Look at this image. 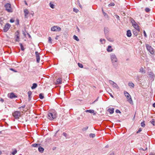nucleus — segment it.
<instances>
[{
	"instance_id": "f257e3e1",
	"label": "nucleus",
	"mask_w": 155,
	"mask_h": 155,
	"mask_svg": "<svg viewBox=\"0 0 155 155\" xmlns=\"http://www.w3.org/2000/svg\"><path fill=\"white\" fill-rule=\"evenodd\" d=\"M110 57L113 65L114 66H115L118 62V60L117 56L115 54L112 53L110 54Z\"/></svg>"
},
{
	"instance_id": "f03ea898",
	"label": "nucleus",
	"mask_w": 155,
	"mask_h": 155,
	"mask_svg": "<svg viewBox=\"0 0 155 155\" xmlns=\"http://www.w3.org/2000/svg\"><path fill=\"white\" fill-rule=\"evenodd\" d=\"M57 116V114L55 111H53L48 113V118L52 120L55 119Z\"/></svg>"
},
{
	"instance_id": "7ed1b4c3",
	"label": "nucleus",
	"mask_w": 155,
	"mask_h": 155,
	"mask_svg": "<svg viewBox=\"0 0 155 155\" xmlns=\"http://www.w3.org/2000/svg\"><path fill=\"white\" fill-rule=\"evenodd\" d=\"M124 94L127 99V101H128V102L130 103V104H133V101H132L131 96L129 94V93L127 91H124Z\"/></svg>"
},
{
	"instance_id": "20e7f679",
	"label": "nucleus",
	"mask_w": 155,
	"mask_h": 155,
	"mask_svg": "<svg viewBox=\"0 0 155 155\" xmlns=\"http://www.w3.org/2000/svg\"><path fill=\"white\" fill-rule=\"evenodd\" d=\"M12 115L16 119H19L20 117L21 116V112L18 111H15L12 113Z\"/></svg>"
},
{
	"instance_id": "39448f33",
	"label": "nucleus",
	"mask_w": 155,
	"mask_h": 155,
	"mask_svg": "<svg viewBox=\"0 0 155 155\" xmlns=\"http://www.w3.org/2000/svg\"><path fill=\"white\" fill-rule=\"evenodd\" d=\"M146 46L147 50L151 54H153L154 53V52L153 51V49L148 44H146Z\"/></svg>"
},
{
	"instance_id": "423d86ee",
	"label": "nucleus",
	"mask_w": 155,
	"mask_h": 155,
	"mask_svg": "<svg viewBox=\"0 0 155 155\" xmlns=\"http://www.w3.org/2000/svg\"><path fill=\"white\" fill-rule=\"evenodd\" d=\"M6 10L8 12H12L11 8V5L10 3H6L5 6Z\"/></svg>"
},
{
	"instance_id": "0eeeda50",
	"label": "nucleus",
	"mask_w": 155,
	"mask_h": 155,
	"mask_svg": "<svg viewBox=\"0 0 155 155\" xmlns=\"http://www.w3.org/2000/svg\"><path fill=\"white\" fill-rule=\"evenodd\" d=\"M8 96L9 98L11 99H13L17 97V96L13 92H12L9 94H8Z\"/></svg>"
},
{
	"instance_id": "6e6552de",
	"label": "nucleus",
	"mask_w": 155,
	"mask_h": 155,
	"mask_svg": "<svg viewBox=\"0 0 155 155\" xmlns=\"http://www.w3.org/2000/svg\"><path fill=\"white\" fill-rule=\"evenodd\" d=\"M35 54L36 56L37 62V63H38L40 60V57L39 55V53L38 51H36L35 52Z\"/></svg>"
},
{
	"instance_id": "1a4fd4ad",
	"label": "nucleus",
	"mask_w": 155,
	"mask_h": 155,
	"mask_svg": "<svg viewBox=\"0 0 155 155\" xmlns=\"http://www.w3.org/2000/svg\"><path fill=\"white\" fill-rule=\"evenodd\" d=\"M19 33L18 31H17L15 33V41H16L19 42Z\"/></svg>"
},
{
	"instance_id": "9d476101",
	"label": "nucleus",
	"mask_w": 155,
	"mask_h": 155,
	"mask_svg": "<svg viewBox=\"0 0 155 155\" xmlns=\"http://www.w3.org/2000/svg\"><path fill=\"white\" fill-rule=\"evenodd\" d=\"M85 112L86 113H93V115H96V113L94 112V111L93 110H86L85 111Z\"/></svg>"
},
{
	"instance_id": "9b49d317",
	"label": "nucleus",
	"mask_w": 155,
	"mask_h": 155,
	"mask_svg": "<svg viewBox=\"0 0 155 155\" xmlns=\"http://www.w3.org/2000/svg\"><path fill=\"white\" fill-rule=\"evenodd\" d=\"M25 13V18H27L28 17V15L29 13V12L28 10L25 9L24 10V11Z\"/></svg>"
},
{
	"instance_id": "f8f14e48",
	"label": "nucleus",
	"mask_w": 155,
	"mask_h": 155,
	"mask_svg": "<svg viewBox=\"0 0 155 155\" xmlns=\"http://www.w3.org/2000/svg\"><path fill=\"white\" fill-rule=\"evenodd\" d=\"M107 51L109 52H111L113 51V49L111 46L109 45L108 46Z\"/></svg>"
},
{
	"instance_id": "ddd939ff",
	"label": "nucleus",
	"mask_w": 155,
	"mask_h": 155,
	"mask_svg": "<svg viewBox=\"0 0 155 155\" xmlns=\"http://www.w3.org/2000/svg\"><path fill=\"white\" fill-rule=\"evenodd\" d=\"M62 78H59L57 80V84H60L62 83Z\"/></svg>"
},
{
	"instance_id": "4468645a",
	"label": "nucleus",
	"mask_w": 155,
	"mask_h": 155,
	"mask_svg": "<svg viewBox=\"0 0 155 155\" xmlns=\"http://www.w3.org/2000/svg\"><path fill=\"white\" fill-rule=\"evenodd\" d=\"M127 32V37H130L131 36V33L130 31V30H128Z\"/></svg>"
},
{
	"instance_id": "2eb2a0df",
	"label": "nucleus",
	"mask_w": 155,
	"mask_h": 155,
	"mask_svg": "<svg viewBox=\"0 0 155 155\" xmlns=\"http://www.w3.org/2000/svg\"><path fill=\"white\" fill-rule=\"evenodd\" d=\"M149 76L150 77L153 78H154L155 76L154 73L152 72H150L149 74Z\"/></svg>"
},
{
	"instance_id": "dca6fc26",
	"label": "nucleus",
	"mask_w": 155,
	"mask_h": 155,
	"mask_svg": "<svg viewBox=\"0 0 155 155\" xmlns=\"http://www.w3.org/2000/svg\"><path fill=\"white\" fill-rule=\"evenodd\" d=\"M38 150L39 152L42 153L44 151V149L42 147L39 146L38 148Z\"/></svg>"
},
{
	"instance_id": "f3484780",
	"label": "nucleus",
	"mask_w": 155,
	"mask_h": 155,
	"mask_svg": "<svg viewBox=\"0 0 155 155\" xmlns=\"http://www.w3.org/2000/svg\"><path fill=\"white\" fill-rule=\"evenodd\" d=\"M128 85L130 87L133 88L134 87V84L132 82H130L128 84Z\"/></svg>"
},
{
	"instance_id": "a211bd4d",
	"label": "nucleus",
	"mask_w": 155,
	"mask_h": 155,
	"mask_svg": "<svg viewBox=\"0 0 155 155\" xmlns=\"http://www.w3.org/2000/svg\"><path fill=\"white\" fill-rule=\"evenodd\" d=\"M132 25L135 29H139L138 28L139 26L137 23L136 22L134 24Z\"/></svg>"
},
{
	"instance_id": "6ab92c4d",
	"label": "nucleus",
	"mask_w": 155,
	"mask_h": 155,
	"mask_svg": "<svg viewBox=\"0 0 155 155\" xmlns=\"http://www.w3.org/2000/svg\"><path fill=\"white\" fill-rule=\"evenodd\" d=\"M28 96L29 97V100H30L31 98V95L32 94V92L31 91H29L28 92Z\"/></svg>"
},
{
	"instance_id": "aec40b11",
	"label": "nucleus",
	"mask_w": 155,
	"mask_h": 155,
	"mask_svg": "<svg viewBox=\"0 0 155 155\" xmlns=\"http://www.w3.org/2000/svg\"><path fill=\"white\" fill-rule=\"evenodd\" d=\"M37 87V84L36 83H33L32 84V86L31 87V88L32 89H33Z\"/></svg>"
},
{
	"instance_id": "412c9836",
	"label": "nucleus",
	"mask_w": 155,
	"mask_h": 155,
	"mask_svg": "<svg viewBox=\"0 0 155 155\" xmlns=\"http://www.w3.org/2000/svg\"><path fill=\"white\" fill-rule=\"evenodd\" d=\"M11 25L10 24L8 23L6 24L5 26V28H6L5 29H9Z\"/></svg>"
},
{
	"instance_id": "4be33fe9",
	"label": "nucleus",
	"mask_w": 155,
	"mask_h": 155,
	"mask_svg": "<svg viewBox=\"0 0 155 155\" xmlns=\"http://www.w3.org/2000/svg\"><path fill=\"white\" fill-rule=\"evenodd\" d=\"M49 6L51 8H54L55 7L54 5L52 3V2H50L49 3Z\"/></svg>"
},
{
	"instance_id": "5701e85b",
	"label": "nucleus",
	"mask_w": 155,
	"mask_h": 155,
	"mask_svg": "<svg viewBox=\"0 0 155 155\" xmlns=\"http://www.w3.org/2000/svg\"><path fill=\"white\" fill-rule=\"evenodd\" d=\"M55 28H56V29H61L60 27L56 26H54L52 27L51 29H55Z\"/></svg>"
},
{
	"instance_id": "b1692460",
	"label": "nucleus",
	"mask_w": 155,
	"mask_h": 155,
	"mask_svg": "<svg viewBox=\"0 0 155 155\" xmlns=\"http://www.w3.org/2000/svg\"><path fill=\"white\" fill-rule=\"evenodd\" d=\"M100 41L101 42L102 44H104L106 42V40L104 39H101L100 40Z\"/></svg>"
},
{
	"instance_id": "393cba45",
	"label": "nucleus",
	"mask_w": 155,
	"mask_h": 155,
	"mask_svg": "<svg viewBox=\"0 0 155 155\" xmlns=\"http://www.w3.org/2000/svg\"><path fill=\"white\" fill-rule=\"evenodd\" d=\"M109 111L111 114H113L114 112V109L113 108L109 109Z\"/></svg>"
},
{
	"instance_id": "a878e982",
	"label": "nucleus",
	"mask_w": 155,
	"mask_h": 155,
	"mask_svg": "<svg viewBox=\"0 0 155 155\" xmlns=\"http://www.w3.org/2000/svg\"><path fill=\"white\" fill-rule=\"evenodd\" d=\"M19 44L20 46L21 50L22 51H24V50L25 49L24 48L23 45H22V44L21 43H20Z\"/></svg>"
},
{
	"instance_id": "bb28decb",
	"label": "nucleus",
	"mask_w": 155,
	"mask_h": 155,
	"mask_svg": "<svg viewBox=\"0 0 155 155\" xmlns=\"http://www.w3.org/2000/svg\"><path fill=\"white\" fill-rule=\"evenodd\" d=\"M113 87L114 88H117V89H118L119 88V87L115 83L113 85Z\"/></svg>"
},
{
	"instance_id": "cd10ccee",
	"label": "nucleus",
	"mask_w": 155,
	"mask_h": 155,
	"mask_svg": "<svg viewBox=\"0 0 155 155\" xmlns=\"http://www.w3.org/2000/svg\"><path fill=\"white\" fill-rule=\"evenodd\" d=\"M39 146V144H38L34 143L31 145V146L33 147H37Z\"/></svg>"
},
{
	"instance_id": "c85d7f7f",
	"label": "nucleus",
	"mask_w": 155,
	"mask_h": 155,
	"mask_svg": "<svg viewBox=\"0 0 155 155\" xmlns=\"http://www.w3.org/2000/svg\"><path fill=\"white\" fill-rule=\"evenodd\" d=\"M139 71L142 73L144 72V73H145V70L143 69V67H141L140 68V69Z\"/></svg>"
},
{
	"instance_id": "c756f323",
	"label": "nucleus",
	"mask_w": 155,
	"mask_h": 155,
	"mask_svg": "<svg viewBox=\"0 0 155 155\" xmlns=\"http://www.w3.org/2000/svg\"><path fill=\"white\" fill-rule=\"evenodd\" d=\"M39 97L40 99H43L44 97L43 94L42 93L40 94L39 95Z\"/></svg>"
},
{
	"instance_id": "7c9ffc66",
	"label": "nucleus",
	"mask_w": 155,
	"mask_h": 155,
	"mask_svg": "<svg viewBox=\"0 0 155 155\" xmlns=\"http://www.w3.org/2000/svg\"><path fill=\"white\" fill-rule=\"evenodd\" d=\"M73 38L75 40L77 41H79V40L78 38V37L75 35H74Z\"/></svg>"
},
{
	"instance_id": "2f4dec72",
	"label": "nucleus",
	"mask_w": 155,
	"mask_h": 155,
	"mask_svg": "<svg viewBox=\"0 0 155 155\" xmlns=\"http://www.w3.org/2000/svg\"><path fill=\"white\" fill-rule=\"evenodd\" d=\"M89 136L91 137L94 138L95 136V135L94 134H89Z\"/></svg>"
},
{
	"instance_id": "473e14b6",
	"label": "nucleus",
	"mask_w": 155,
	"mask_h": 155,
	"mask_svg": "<svg viewBox=\"0 0 155 155\" xmlns=\"http://www.w3.org/2000/svg\"><path fill=\"white\" fill-rule=\"evenodd\" d=\"M109 83L112 85H113L115 83V82L111 80H109Z\"/></svg>"
},
{
	"instance_id": "72a5a7b5",
	"label": "nucleus",
	"mask_w": 155,
	"mask_h": 155,
	"mask_svg": "<svg viewBox=\"0 0 155 155\" xmlns=\"http://www.w3.org/2000/svg\"><path fill=\"white\" fill-rule=\"evenodd\" d=\"M145 10L146 12H148L150 11V9L148 8H146Z\"/></svg>"
},
{
	"instance_id": "f704fd0d",
	"label": "nucleus",
	"mask_w": 155,
	"mask_h": 155,
	"mask_svg": "<svg viewBox=\"0 0 155 155\" xmlns=\"http://www.w3.org/2000/svg\"><path fill=\"white\" fill-rule=\"evenodd\" d=\"M141 127H144L145 126V124L144 123V121H143V122H142L141 123Z\"/></svg>"
},
{
	"instance_id": "c9c22d12",
	"label": "nucleus",
	"mask_w": 155,
	"mask_h": 155,
	"mask_svg": "<svg viewBox=\"0 0 155 155\" xmlns=\"http://www.w3.org/2000/svg\"><path fill=\"white\" fill-rule=\"evenodd\" d=\"M17 153V151L15 149L12 153L13 155H15Z\"/></svg>"
},
{
	"instance_id": "e433bc0d",
	"label": "nucleus",
	"mask_w": 155,
	"mask_h": 155,
	"mask_svg": "<svg viewBox=\"0 0 155 155\" xmlns=\"http://www.w3.org/2000/svg\"><path fill=\"white\" fill-rule=\"evenodd\" d=\"M150 123L153 125H154L155 124V120L154 119H152L151 121H150Z\"/></svg>"
},
{
	"instance_id": "4c0bfd02",
	"label": "nucleus",
	"mask_w": 155,
	"mask_h": 155,
	"mask_svg": "<svg viewBox=\"0 0 155 155\" xmlns=\"http://www.w3.org/2000/svg\"><path fill=\"white\" fill-rule=\"evenodd\" d=\"M131 22L132 23V25H133L135 23H136V22L132 18L131 19Z\"/></svg>"
},
{
	"instance_id": "58836bf2",
	"label": "nucleus",
	"mask_w": 155,
	"mask_h": 155,
	"mask_svg": "<svg viewBox=\"0 0 155 155\" xmlns=\"http://www.w3.org/2000/svg\"><path fill=\"white\" fill-rule=\"evenodd\" d=\"M73 11L74 12H75L76 13H77L79 11V10L76 8H73Z\"/></svg>"
},
{
	"instance_id": "ea45409f",
	"label": "nucleus",
	"mask_w": 155,
	"mask_h": 155,
	"mask_svg": "<svg viewBox=\"0 0 155 155\" xmlns=\"http://www.w3.org/2000/svg\"><path fill=\"white\" fill-rule=\"evenodd\" d=\"M114 3H110V4H109L108 5V6L109 7L113 6H114Z\"/></svg>"
},
{
	"instance_id": "a19ab883",
	"label": "nucleus",
	"mask_w": 155,
	"mask_h": 155,
	"mask_svg": "<svg viewBox=\"0 0 155 155\" xmlns=\"http://www.w3.org/2000/svg\"><path fill=\"white\" fill-rule=\"evenodd\" d=\"M78 66L81 68H83V65L81 64L80 63H78Z\"/></svg>"
},
{
	"instance_id": "79ce46f5",
	"label": "nucleus",
	"mask_w": 155,
	"mask_h": 155,
	"mask_svg": "<svg viewBox=\"0 0 155 155\" xmlns=\"http://www.w3.org/2000/svg\"><path fill=\"white\" fill-rule=\"evenodd\" d=\"M48 42L50 44L52 43L51 42V38L50 37H49L48 38Z\"/></svg>"
},
{
	"instance_id": "37998d69",
	"label": "nucleus",
	"mask_w": 155,
	"mask_h": 155,
	"mask_svg": "<svg viewBox=\"0 0 155 155\" xmlns=\"http://www.w3.org/2000/svg\"><path fill=\"white\" fill-rule=\"evenodd\" d=\"M88 128V127H86L84 128H83V129H82V130L83 131H85L86 130H87Z\"/></svg>"
},
{
	"instance_id": "c03bdc74",
	"label": "nucleus",
	"mask_w": 155,
	"mask_h": 155,
	"mask_svg": "<svg viewBox=\"0 0 155 155\" xmlns=\"http://www.w3.org/2000/svg\"><path fill=\"white\" fill-rule=\"evenodd\" d=\"M103 15H104V16H105V17H106V16L107 17L108 15L105 12H103Z\"/></svg>"
},
{
	"instance_id": "a18cd8bd",
	"label": "nucleus",
	"mask_w": 155,
	"mask_h": 155,
	"mask_svg": "<svg viewBox=\"0 0 155 155\" xmlns=\"http://www.w3.org/2000/svg\"><path fill=\"white\" fill-rule=\"evenodd\" d=\"M63 135L65 137L67 138V134L66 133L64 132L63 134Z\"/></svg>"
},
{
	"instance_id": "49530a36",
	"label": "nucleus",
	"mask_w": 155,
	"mask_h": 155,
	"mask_svg": "<svg viewBox=\"0 0 155 155\" xmlns=\"http://www.w3.org/2000/svg\"><path fill=\"white\" fill-rule=\"evenodd\" d=\"M143 33L144 36L146 37H147V35L145 31H143Z\"/></svg>"
},
{
	"instance_id": "de8ad7c7",
	"label": "nucleus",
	"mask_w": 155,
	"mask_h": 155,
	"mask_svg": "<svg viewBox=\"0 0 155 155\" xmlns=\"http://www.w3.org/2000/svg\"><path fill=\"white\" fill-rule=\"evenodd\" d=\"M116 112L117 113H121L120 111L118 109H117L116 110Z\"/></svg>"
},
{
	"instance_id": "09e8293b",
	"label": "nucleus",
	"mask_w": 155,
	"mask_h": 155,
	"mask_svg": "<svg viewBox=\"0 0 155 155\" xmlns=\"http://www.w3.org/2000/svg\"><path fill=\"white\" fill-rule=\"evenodd\" d=\"M115 17L116 18H117L118 20H119V18H120V17H119V16L117 15H115Z\"/></svg>"
},
{
	"instance_id": "8fccbe9b",
	"label": "nucleus",
	"mask_w": 155,
	"mask_h": 155,
	"mask_svg": "<svg viewBox=\"0 0 155 155\" xmlns=\"http://www.w3.org/2000/svg\"><path fill=\"white\" fill-rule=\"evenodd\" d=\"M25 105H23L22 106L19 107V109H20L21 108H25Z\"/></svg>"
},
{
	"instance_id": "3c124183",
	"label": "nucleus",
	"mask_w": 155,
	"mask_h": 155,
	"mask_svg": "<svg viewBox=\"0 0 155 155\" xmlns=\"http://www.w3.org/2000/svg\"><path fill=\"white\" fill-rule=\"evenodd\" d=\"M141 128H140L138 131L137 132V133H140V132L141 131Z\"/></svg>"
},
{
	"instance_id": "603ef678",
	"label": "nucleus",
	"mask_w": 155,
	"mask_h": 155,
	"mask_svg": "<svg viewBox=\"0 0 155 155\" xmlns=\"http://www.w3.org/2000/svg\"><path fill=\"white\" fill-rule=\"evenodd\" d=\"M10 21L11 22V23H13V22H14V20L13 19H11L10 20Z\"/></svg>"
},
{
	"instance_id": "864d4df0",
	"label": "nucleus",
	"mask_w": 155,
	"mask_h": 155,
	"mask_svg": "<svg viewBox=\"0 0 155 155\" xmlns=\"http://www.w3.org/2000/svg\"><path fill=\"white\" fill-rule=\"evenodd\" d=\"M0 101H1L2 103H3L4 101V100L2 98H0Z\"/></svg>"
},
{
	"instance_id": "5fc2aeb1",
	"label": "nucleus",
	"mask_w": 155,
	"mask_h": 155,
	"mask_svg": "<svg viewBox=\"0 0 155 155\" xmlns=\"http://www.w3.org/2000/svg\"><path fill=\"white\" fill-rule=\"evenodd\" d=\"M51 31H60L61 30H51Z\"/></svg>"
},
{
	"instance_id": "6e6d98bb",
	"label": "nucleus",
	"mask_w": 155,
	"mask_h": 155,
	"mask_svg": "<svg viewBox=\"0 0 155 155\" xmlns=\"http://www.w3.org/2000/svg\"><path fill=\"white\" fill-rule=\"evenodd\" d=\"M109 155H114V153L113 152H111Z\"/></svg>"
},
{
	"instance_id": "4d7b16f0",
	"label": "nucleus",
	"mask_w": 155,
	"mask_h": 155,
	"mask_svg": "<svg viewBox=\"0 0 155 155\" xmlns=\"http://www.w3.org/2000/svg\"><path fill=\"white\" fill-rule=\"evenodd\" d=\"M109 94H110V96L111 97H112V98H113V97H114L112 95V94H111V93H109Z\"/></svg>"
},
{
	"instance_id": "13d9d810",
	"label": "nucleus",
	"mask_w": 155,
	"mask_h": 155,
	"mask_svg": "<svg viewBox=\"0 0 155 155\" xmlns=\"http://www.w3.org/2000/svg\"><path fill=\"white\" fill-rule=\"evenodd\" d=\"M8 30H3L4 32H6Z\"/></svg>"
},
{
	"instance_id": "bf43d9fd",
	"label": "nucleus",
	"mask_w": 155,
	"mask_h": 155,
	"mask_svg": "<svg viewBox=\"0 0 155 155\" xmlns=\"http://www.w3.org/2000/svg\"><path fill=\"white\" fill-rule=\"evenodd\" d=\"M153 106L154 107H155V103H154L153 104Z\"/></svg>"
},
{
	"instance_id": "052dcab7",
	"label": "nucleus",
	"mask_w": 155,
	"mask_h": 155,
	"mask_svg": "<svg viewBox=\"0 0 155 155\" xmlns=\"http://www.w3.org/2000/svg\"><path fill=\"white\" fill-rule=\"evenodd\" d=\"M28 35L29 38H31V37L30 34H28Z\"/></svg>"
},
{
	"instance_id": "680f3d73",
	"label": "nucleus",
	"mask_w": 155,
	"mask_h": 155,
	"mask_svg": "<svg viewBox=\"0 0 155 155\" xmlns=\"http://www.w3.org/2000/svg\"><path fill=\"white\" fill-rule=\"evenodd\" d=\"M80 30H77L76 31V32L77 33H78L79 32Z\"/></svg>"
},
{
	"instance_id": "e2e57ef3",
	"label": "nucleus",
	"mask_w": 155,
	"mask_h": 155,
	"mask_svg": "<svg viewBox=\"0 0 155 155\" xmlns=\"http://www.w3.org/2000/svg\"><path fill=\"white\" fill-rule=\"evenodd\" d=\"M19 23V21L18 20H17V24H18Z\"/></svg>"
},
{
	"instance_id": "0e129e2a",
	"label": "nucleus",
	"mask_w": 155,
	"mask_h": 155,
	"mask_svg": "<svg viewBox=\"0 0 155 155\" xmlns=\"http://www.w3.org/2000/svg\"><path fill=\"white\" fill-rule=\"evenodd\" d=\"M77 119L78 120H80V117H77Z\"/></svg>"
},
{
	"instance_id": "69168bd1",
	"label": "nucleus",
	"mask_w": 155,
	"mask_h": 155,
	"mask_svg": "<svg viewBox=\"0 0 155 155\" xmlns=\"http://www.w3.org/2000/svg\"><path fill=\"white\" fill-rule=\"evenodd\" d=\"M97 100H98V98H97V99H96V100H95V101L93 102V103H94V102H95V101H97Z\"/></svg>"
},
{
	"instance_id": "338daca9",
	"label": "nucleus",
	"mask_w": 155,
	"mask_h": 155,
	"mask_svg": "<svg viewBox=\"0 0 155 155\" xmlns=\"http://www.w3.org/2000/svg\"><path fill=\"white\" fill-rule=\"evenodd\" d=\"M107 31V30H105L104 31V32L105 33Z\"/></svg>"
},
{
	"instance_id": "774afa93",
	"label": "nucleus",
	"mask_w": 155,
	"mask_h": 155,
	"mask_svg": "<svg viewBox=\"0 0 155 155\" xmlns=\"http://www.w3.org/2000/svg\"><path fill=\"white\" fill-rule=\"evenodd\" d=\"M149 155H154V154L153 153H151Z\"/></svg>"
}]
</instances>
